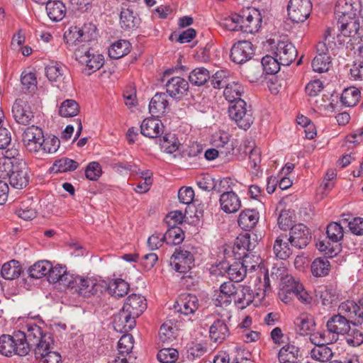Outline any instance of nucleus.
Masks as SVG:
<instances>
[{
    "label": "nucleus",
    "instance_id": "obj_16",
    "mask_svg": "<svg viewBox=\"0 0 363 363\" xmlns=\"http://www.w3.org/2000/svg\"><path fill=\"white\" fill-rule=\"evenodd\" d=\"M236 291V284L232 281H226L223 283L218 291L214 295L213 298V303L216 306H227L235 300V294Z\"/></svg>",
    "mask_w": 363,
    "mask_h": 363
},
{
    "label": "nucleus",
    "instance_id": "obj_52",
    "mask_svg": "<svg viewBox=\"0 0 363 363\" xmlns=\"http://www.w3.org/2000/svg\"><path fill=\"white\" fill-rule=\"evenodd\" d=\"M66 67L58 63L50 65L45 67V74L51 82H60L63 79Z\"/></svg>",
    "mask_w": 363,
    "mask_h": 363
},
{
    "label": "nucleus",
    "instance_id": "obj_58",
    "mask_svg": "<svg viewBox=\"0 0 363 363\" xmlns=\"http://www.w3.org/2000/svg\"><path fill=\"white\" fill-rule=\"evenodd\" d=\"M164 236H166V242L168 244L178 245L184 239V233L183 230L178 226L168 227Z\"/></svg>",
    "mask_w": 363,
    "mask_h": 363
},
{
    "label": "nucleus",
    "instance_id": "obj_27",
    "mask_svg": "<svg viewBox=\"0 0 363 363\" xmlns=\"http://www.w3.org/2000/svg\"><path fill=\"white\" fill-rule=\"evenodd\" d=\"M230 335V330L225 320L217 318L209 328V336L212 341L223 342Z\"/></svg>",
    "mask_w": 363,
    "mask_h": 363
},
{
    "label": "nucleus",
    "instance_id": "obj_47",
    "mask_svg": "<svg viewBox=\"0 0 363 363\" xmlns=\"http://www.w3.org/2000/svg\"><path fill=\"white\" fill-rule=\"evenodd\" d=\"M210 77V72L207 69L197 67L190 72L189 80L194 85L201 86L205 84Z\"/></svg>",
    "mask_w": 363,
    "mask_h": 363
},
{
    "label": "nucleus",
    "instance_id": "obj_4",
    "mask_svg": "<svg viewBox=\"0 0 363 363\" xmlns=\"http://www.w3.org/2000/svg\"><path fill=\"white\" fill-rule=\"evenodd\" d=\"M264 298V291L254 292L250 286L236 284L234 303L239 308L244 309L251 303L259 306Z\"/></svg>",
    "mask_w": 363,
    "mask_h": 363
},
{
    "label": "nucleus",
    "instance_id": "obj_14",
    "mask_svg": "<svg viewBox=\"0 0 363 363\" xmlns=\"http://www.w3.org/2000/svg\"><path fill=\"white\" fill-rule=\"evenodd\" d=\"M95 26L91 23L84 24L82 28L77 26L71 27L69 31L65 33L64 38L67 40V43L72 40L74 42H89L93 38V34L95 33Z\"/></svg>",
    "mask_w": 363,
    "mask_h": 363
},
{
    "label": "nucleus",
    "instance_id": "obj_33",
    "mask_svg": "<svg viewBox=\"0 0 363 363\" xmlns=\"http://www.w3.org/2000/svg\"><path fill=\"white\" fill-rule=\"evenodd\" d=\"M46 11L50 19L56 22L62 21L67 13L65 5L59 0L48 1L46 4Z\"/></svg>",
    "mask_w": 363,
    "mask_h": 363
},
{
    "label": "nucleus",
    "instance_id": "obj_57",
    "mask_svg": "<svg viewBox=\"0 0 363 363\" xmlns=\"http://www.w3.org/2000/svg\"><path fill=\"white\" fill-rule=\"evenodd\" d=\"M133 344L134 339L130 334L123 335L118 342V354L129 355L133 348Z\"/></svg>",
    "mask_w": 363,
    "mask_h": 363
},
{
    "label": "nucleus",
    "instance_id": "obj_6",
    "mask_svg": "<svg viewBox=\"0 0 363 363\" xmlns=\"http://www.w3.org/2000/svg\"><path fill=\"white\" fill-rule=\"evenodd\" d=\"M312 3L310 0H289L287 11L289 19L294 23H303L310 16Z\"/></svg>",
    "mask_w": 363,
    "mask_h": 363
},
{
    "label": "nucleus",
    "instance_id": "obj_63",
    "mask_svg": "<svg viewBox=\"0 0 363 363\" xmlns=\"http://www.w3.org/2000/svg\"><path fill=\"white\" fill-rule=\"evenodd\" d=\"M242 262V264L244 265V267L246 269L247 272H253L258 267L261 263V259L258 256L250 255L249 254H243Z\"/></svg>",
    "mask_w": 363,
    "mask_h": 363
},
{
    "label": "nucleus",
    "instance_id": "obj_9",
    "mask_svg": "<svg viewBox=\"0 0 363 363\" xmlns=\"http://www.w3.org/2000/svg\"><path fill=\"white\" fill-rule=\"evenodd\" d=\"M311 235L308 228L303 223L294 225L289 231L288 241L297 249L306 247L310 242Z\"/></svg>",
    "mask_w": 363,
    "mask_h": 363
},
{
    "label": "nucleus",
    "instance_id": "obj_20",
    "mask_svg": "<svg viewBox=\"0 0 363 363\" xmlns=\"http://www.w3.org/2000/svg\"><path fill=\"white\" fill-rule=\"evenodd\" d=\"M230 179L225 178L217 184L210 174H202L198 178L196 184L198 186L205 191L215 190L218 192L223 191V189H228L230 187Z\"/></svg>",
    "mask_w": 363,
    "mask_h": 363
},
{
    "label": "nucleus",
    "instance_id": "obj_49",
    "mask_svg": "<svg viewBox=\"0 0 363 363\" xmlns=\"http://www.w3.org/2000/svg\"><path fill=\"white\" fill-rule=\"evenodd\" d=\"M227 273L230 281L240 282L245 277L247 271L242 262H238L230 265Z\"/></svg>",
    "mask_w": 363,
    "mask_h": 363
},
{
    "label": "nucleus",
    "instance_id": "obj_61",
    "mask_svg": "<svg viewBox=\"0 0 363 363\" xmlns=\"http://www.w3.org/2000/svg\"><path fill=\"white\" fill-rule=\"evenodd\" d=\"M179 357V353L174 348H163L160 350L157 355V359L161 363H174Z\"/></svg>",
    "mask_w": 363,
    "mask_h": 363
},
{
    "label": "nucleus",
    "instance_id": "obj_13",
    "mask_svg": "<svg viewBox=\"0 0 363 363\" xmlns=\"http://www.w3.org/2000/svg\"><path fill=\"white\" fill-rule=\"evenodd\" d=\"M54 348V340L48 336L44 342L35 349L37 358H40L43 363H62V357L59 352L52 351Z\"/></svg>",
    "mask_w": 363,
    "mask_h": 363
},
{
    "label": "nucleus",
    "instance_id": "obj_7",
    "mask_svg": "<svg viewBox=\"0 0 363 363\" xmlns=\"http://www.w3.org/2000/svg\"><path fill=\"white\" fill-rule=\"evenodd\" d=\"M240 29L243 33H254L259 30L262 24V18L255 9L247 8L241 11Z\"/></svg>",
    "mask_w": 363,
    "mask_h": 363
},
{
    "label": "nucleus",
    "instance_id": "obj_12",
    "mask_svg": "<svg viewBox=\"0 0 363 363\" xmlns=\"http://www.w3.org/2000/svg\"><path fill=\"white\" fill-rule=\"evenodd\" d=\"M326 327L328 333L333 334V340L335 341L340 335H346L350 330V320L341 314L334 315L330 318Z\"/></svg>",
    "mask_w": 363,
    "mask_h": 363
},
{
    "label": "nucleus",
    "instance_id": "obj_39",
    "mask_svg": "<svg viewBox=\"0 0 363 363\" xmlns=\"http://www.w3.org/2000/svg\"><path fill=\"white\" fill-rule=\"evenodd\" d=\"M131 50V44L126 40H119L111 45L108 55L113 59H119L128 55Z\"/></svg>",
    "mask_w": 363,
    "mask_h": 363
},
{
    "label": "nucleus",
    "instance_id": "obj_54",
    "mask_svg": "<svg viewBox=\"0 0 363 363\" xmlns=\"http://www.w3.org/2000/svg\"><path fill=\"white\" fill-rule=\"evenodd\" d=\"M330 62V57L328 55H317L311 65L314 72L323 73L328 71Z\"/></svg>",
    "mask_w": 363,
    "mask_h": 363
},
{
    "label": "nucleus",
    "instance_id": "obj_42",
    "mask_svg": "<svg viewBox=\"0 0 363 363\" xmlns=\"http://www.w3.org/2000/svg\"><path fill=\"white\" fill-rule=\"evenodd\" d=\"M360 99V91L354 86L348 87L344 89L340 101L342 105L348 107L355 106Z\"/></svg>",
    "mask_w": 363,
    "mask_h": 363
},
{
    "label": "nucleus",
    "instance_id": "obj_25",
    "mask_svg": "<svg viewBox=\"0 0 363 363\" xmlns=\"http://www.w3.org/2000/svg\"><path fill=\"white\" fill-rule=\"evenodd\" d=\"M135 318L136 316H133L132 313L122 308L114 318L113 327L117 331L127 333L135 326Z\"/></svg>",
    "mask_w": 363,
    "mask_h": 363
},
{
    "label": "nucleus",
    "instance_id": "obj_41",
    "mask_svg": "<svg viewBox=\"0 0 363 363\" xmlns=\"http://www.w3.org/2000/svg\"><path fill=\"white\" fill-rule=\"evenodd\" d=\"M243 93L244 88L240 84L235 82H229L225 87L223 95L230 104H233L238 100H242L241 96Z\"/></svg>",
    "mask_w": 363,
    "mask_h": 363
},
{
    "label": "nucleus",
    "instance_id": "obj_19",
    "mask_svg": "<svg viewBox=\"0 0 363 363\" xmlns=\"http://www.w3.org/2000/svg\"><path fill=\"white\" fill-rule=\"evenodd\" d=\"M274 55L279 60V63H282L284 66H288L297 57V50L291 43L280 41L276 47Z\"/></svg>",
    "mask_w": 363,
    "mask_h": 363
},
{
    "label": "nucleus",
    "instance_id": "obj_17",
    "mask_svg": "<svg viewBox=\"0 0 363 363\" xmlns=\"http://www.w3.org/2000/svg\"><path fill=\"white\" fill-rule=\"evenodd\" d=\"M11 186L15 189H21L26 187L29 182L28 167L25 162H16L13 170L9 178Z\"/></svg>",
    "mask_w": 363,
    "mask_h": 363
},
{
    "label": "nucleus",
    "instance_id": "obj_62",
    "mask_svg": "<svg viewBox=\"0 0 363 363\" xmlns=\"http://www.w3.org/2000/svg\"><path fill=\"white\" fill-rule=\"evenodd\" d=\"M359 309L358 304L353 301H347L342 303L338 308L339 313L345 315L347 319L352 318L357 315V310Z\"/></svg>",
    "mask_w": 363,
    "mask_h": 363
},
{
    "label": "nucleus",
    "instance_id": "obj_51",
    "mask_svg": "<svg viewBox=\"0 0 363 363\" xmlns=\"http://www.w3.org/2000/svg\"><path fill=\"white\" fill-rule=\"evenodd\" d=\"M333 356V353L331 349L326 345L315 347L311 350V358L321 362L330 361Z\"/></svg>",
    "mask_w": 363,
    "mask_h": 363
},
{
    "label": "nucleus",
    "instance_id": "obj_2",
    "mask_svg": "<svg viewBox=\"0 0 363 363\" xmlns=\"http://www.w3.org/2000/svg\"><path fill=\"white\" fill-rule=\"evenodd\" d=\"M228 114L238 126L244 130L250 128L254 121L251 107L247 106L244 100H238L235 103L230 104L228 107Z\"/></svg>",
    "mask_w": 363,
    "mask_h": 363
},
{
    "label": "nucleus",
    "instance_id": "obj_11",
    "mask_svg": "<svg viewBox=\"0 0 363 363\" xmlns=\"http://www.w3.org/2000/svg\"><path fill=\"white\" fill-rule=\"evenodd\" d=\"M360 4L358 0H338L335 6V15L337 21L357 17Z\"/></svg>",
    "mask_w": 363,
    "mask_h": 363
},
{
    "label": "nucleus",
    "instance_id": "obj_29",
    "mask_svg": "<svg viewBox=\"0 0 363 363\" xmlns=\"http://www.w3.org/2000/svg\"><path fill=\"white\" fill-rule=\"evenodd\" d=\"M301 358L300 349L293 344L283 346L278 354L280 363H299Z\"/></svg>",
    "mask_w": 363,
    "mask_h": 363
},
{
    "label": "nucleus",
    "instance_id": "obj_30",
    "mask_svg": "<svg viewBox=\"0 0 363 363\" xmlns=\"http://www.w3.org/2000/svg\"><path fill=\"white\" fill-rule=\"evenodd\" d=\"M167 96L164 93H157L149 104V111L152 117L159 118L164 114L168 107Z\"/></svg>",
    "mask_w": 363,
    "mask_h": 363
},
{
    "label": "nucleus",
    "instance_id": "obj_35",
    "mask_svg": "<svg viewBox=\"0 0 363 363\" xmlns=\"http://www.w3.org/2000/svg\"><path fill=\"white\" fill-rule=\"evenodd\" d=\"M286 235H279L274 244V252L276 257L280 259H286L292 255V249L290 247Z\"/></svg>",
    "mask_w": 363,
    "mask_h": 363
},
{
    "label": "nucleus",
    "instance_id": "obj_40",
    "mask_svg": "<svg viewBox=\"0 0 363 363\" xmlns=\"http://www.w3.org/2000/svg\"><path fill=\"white\" fill-rule=\"evenodd\" d=\"M22 272V267L18 261L13 259L3 264L1 270L2 277L7 280L18 278Z\"/></svg>",
    "mask_w": 363,
    "mask_h": 363
},
{
    "label": "nucleus",
    "instance_id": "obj_43",
    "mask_svg": "<svg viewBox=\"0 0 363 363\" xmlns=\"http://www.w3.org/2000/svg\"><path fill=\"white\" fill-rule=\"evenodd\" d=\"M86 62L84 65L86 67L83 72L86 75H90L96 71L99 70L104 65V57L101 55L91 53L86 58Z\"/></svg>",
    "mask_w": 363,
    "mask_h": 363
},
{
    "label": "nucleus",
    "instance_id": "obj_44",
    "mask_svg": "<svg viewBox=\"0 0 363 363\" xmlns=\"http://www.w3.org/2000/svg\"><path fill=\"white\" fill-rule=\"evenodd\" d=\"M318 294L320 295L323 305L326 306H330L335 303L339 296L336 289L331 285L321 288L318 290Z\"/></svg>",
    "mask_w": 363,
    "mask_h": 363
},
{
    "label": "nucleus",
    "instance_id": "obj_21",
    "mask_svg": "<svg viewBox=\"0 0 363 363\" xmlns=\"http://www.w3.org/2000/svg\"><path fill=\"white\" fill-rule=\"evenodd\" d=\"M167 93L172 98L180 99L189 89V83L179 77H172L166 84Z\"/></svg>",
    "mask_w": 363,
    "mask_h": 363
},
{
    "label": "nucleus",
    "instance_id": "obj_55",
    "mask_svg": "<svg viewBox=\"0 0 363 363\" xmlns=\"http://www.w3.org/2000/svg\"><path fill=\"white\" fill-rule=\"evenodd\" d=\"M179 143L174 134L168 133L160 140L161 148L167 153L172 154L179 148Z\"/></svg>",
    "mask_w": 363,
    "mask_h": 363
},
{
    "label": "nucleus",
    "instance_id": "obj_50",
    "mask_svg": "<svg viewBox=\"0 0 363 363\" xmlns=\"http://www.w3.org/2000/svg\"><path fill=\"white\" fill-rule=\"evenodd\" d=\"M330 262L325 257L316 258L311 264V272L315 277H323L330 271Z\"/></svg>",
    "mask_w": 363,
    "mask_h": 363
},
{
    "label": "nucleus",
    "instance_id": "obj_15",
    "mask_svg": "<svg viewBox=\"0 0 363 363\" xmlns=\"http://www.w3.org/2000/svg\"><path fill=\"white\" fill-rule=\"evenodd\" d=\"M254 54L252 44L247 40L234 44L230 50V58L236 64H242L250 60Z\"/></svg>",
    "mask_w": 363,
    "mask_h": 363
},
{
    "label": "nucleus",
    "instance_id": "obj_37",
    "mask_svg": "<svg viewBox=\"0 0 363 363\" xmlns=\"http://www.w3.org/2000/svg\"><path fill=\"white\" fill-rule=\"evenodd\" d=\"M258 220V212L255 210L247 209L240 213L238 222L239 226L247 231L253 228L257 223Z\"/></svg>",
    "mask_w": 363,
    "mask_h": 363
},
{
    "label": "nucleus",
    "instance_id": "obj_60",
    "mask_svg": "<svg viewBox=\"0 0 363 363\" xmlns=\"http://www.w3.org/2000/svg\"><path fill=\"white\" fill-rule=\"evenodd\" d=\"M294 213L291 210H283L281 211L278 218L279 227L283 230H286L290 229L294 225Z\"/></svg>",
    "mask_w": 363,
    "mask_h": 363
},
{
    "label": "nucleus",
    "instance_id": "obj_45",
    "mask_svg": "<svg viewBox=\"0 0 363 363\" xmlns=\"http://www.w3.org/2000/svg\"><path fill=\"white\" fill-rule=\"evenodd\" d=\"M51 269V262L48 261H39L32 265L28 269L29 276L33 279H40L48 276Z\"/></svg>",
    "mask_w": 363,
    "mask_h": 363
},
{
    "label": "nucleus",
    "instance_id": "obj_36",
    "mask_svg": "<svg viewBox=\"0 0 363 363\" xmlns=\"http://www.w3.org/2000/svg\"><path fill=\"white\" fill-rule=\"evenodd\" d=\"M104 285L106 286L105 289L108 294L116 298L125 296L130 289L128 283L122 279L112 280L108 285L104 283Z\"/></svg>",
    "mask_w": 363,
    "mask_h": 363
},
{
    "label": "nucleus",
    "instance_id": "obj_59",
    "mask_svg": "<svg viewBox=\"0 0 363 363\" xmlns=\"http://www.w3.org/2000/svg\"><path fill=\"white\" fill-rule=\"evenodd\" d=\"M343 228L338 223L333 222L327 226V236L333 242H339L343 238Z\"/></svg>",
    "mask_w": 363,
    "mask_h": 363
},
{
    "label": "nucleus",
    "instance_id": "obj_64",
    "mask_svg": "<svg viewBox=\"0 0 363 363\" xmlns=\"http://www.w3.org/2000/svg\"><path fill=\"white\" fill-rule=\"evenodd\" d=\"M101 167L97 162H90L85 169L86 177L91 181L97 180L101 176Z\"/></svg>",
    "mask_w": 363,
    "mask_h": 363
},
{
    "label": "nucleus",
    "instance_id": "obj_53",
    "mask_svg": "<svg viewBox=\"0 0 363 363\" xmlns=\"http://www.w3.org/2000/svg\"><path fill=\"white\" fill-rule=\"evenodd\" d=\"M278 57L271 55H266L262 59V65L264 71L267 74H274L280 69L282 63H279Z\"/></svg>",
    "mask_w": 363,
    "mask_h": 363
},
{
    "label": "nucleus",
    "instance_id": "obj_24",
    "mask_svg": "<svg viewBox=\"0 0 363 363\" xmlns=\"http://www.w3.org/2000/svg\"><path fill=\"white\" fill-rule=\"evenodd\" d=\"M174 308L176 311L185 315L193 314L199 308V300L196 296L184 294Z\"/></svg>",
    "mask_w": 363,
    "mask_h": 363
},
{
    "label": "nucleus",
    "instance_id": "obj_8",
    "mask_svg": "<svg viewBox=\"0 0 363 363\" xmlns=\"http://www.w3.org/2000/svg\"><path fill=\"white\" fill-rule=\"evenodd\" d=\"M12 113L16 123L23 125H30L34 123V113L30 104L24 99H18L15 101Z\"/></svg>",
    "mask_w": 363,
    "mask_h": 363
},
{
    "label": "nucleus",
    "instance_id": "obj_23",
    "mask_svg": "<svg viewBox=\"0 0 363 363\" xmlns=\"http://www.w3.org/2000/svg\"><path fill=\"white\" fill-rule=\"evenodd\" d=\"M337 26L342 35L353 38L357 36L362 41L363 29H360L357 18L337 21Z\"/></svg>",
    "mask_w": 363,
    "mask_h": 363
},
{
    "label": "nucleus",
    "instance_id": "obj_18",
    "mask_svg": "<svg viewBox=\"0 0 363 363\" xmlns=\"http://www.w3.org/2000/svg\"><path fill=\"white\" fill-rule=\"evenodd\" d=\"M105 287L104 282H97L94 279H85L79 276V280H77V284L74 291L84 296H90L91 295L97 294L99 292H102Z\"/></svg>",
    "mask_w": 363,
    "mask_h": 363
},
{
    "label": "nucleus",
    "instance_id": "obj_5",
    "mask_svg": "<svg viewBox=\"0 0 363 363\" xmlns=\"http://www.w3.org/2000/svg\"><path fill=\"white\" fill-rule=\"evenodd\" d=\"M29 352L28 345L17 340L16 333L13 336L3 335L0 337V353L6 357L15 354L19 356H26Z\"/></svg>",
    "mask_w": 363,
    "mask_h": 363
},
{
    "label": "nucleus",
    "instance_id": "obj_46",
    "mask_svg": "<svg viewBox=\"0 0 363 363\" xmlns=\"http://www.w3.org/2000/svg\"><path fill=\"white\" fill-rule=\"evenodd\" d=\"M79 163L67 157L60 158L55 162L52 170L55 173L72 172L77 169Z\"/></svg>",
    "mask_w": 363,
    "mask_h": 363
},
{
    "label": "nucleus",
    "instance_id": "obj_26",
    "mask_svg": "<svg viewBox=\"0 0 363 363\" xmlns=\"http://www.w3.org/2000/svg\"><path fill=\"white\" fill-rule=\"evenodd\" d=\"M164 126L157 118H147L140 125V133L145 137L157 138L163 133Z\"/></svg>",
    "mask_w": 363,
    "mask_h": 363
},
{
    "label": "nucleus",
    "instance_id": "obj_48",
    "mask_svg": "<svg viewBox=\"0 0 363 363\" xmlns=\"http://www.w3.org/2000/svg\"><path fill=\"white\" fill-rule=\"evenodd\" d=\"M79 112V106L77 102L73 99H67L64 101L60 108L59 114L62 117H73Z\"/></svg>",
    "mask_w": 363,
    "mask_h": 363
},
{
    "label": "nucleus",
    "instance_id": "obj_38",
    "mask_svg": "<svg viewBox=\"0 0 363 363\" xmlns=\"http://www.w3.org/2000/svg\"><path fill=\"white\" fill-rule=\"evenodd\" d=\"M294 323L297 332L301 335H306L315 330L314 319L308 314H301L296 318Z\"/></svg>",
    "mask_w": 363,
    "mask_h": 363
},
{
    "label": "nucleus",
    "instance_id": "obj_32",
    "mask_svg": "<svg viewBox=\"0 0 363 363\" xmlns=\"http://www.w3.org/2000/svg\"><path fill=\"white\" fill-rule=\"evenodd\" d=\"M256 246V240L253 238L251 242V236L248 233L240 235L235 242L233 252L242 256L243 254H249Z\"/></svg>",
    "mask_w": 363,
    "mask_h": 363
},
{
    "label": "nucleus",
    "instance_id": "obj_34",
    "mask_svg": "<svg viewBox=\"0 0 363 363\" xmlns=\"http://www.w3.org/2000/svg\"><path fill=\"white\" fill-rule=\"evenodd\" d=\"M140 23V19L129 8H122L120 13V25L123 30H132Z\"/></svg>",
    "mask_w": 363,
    "mask_h": 363
},
{
    "label": "nucleus",
    "instance_id": "obj_31",
    "mask_svg": "<svg viewBox=\"0 0 363 363\" xmlns=\"http://www.w3.org/2000/svg\"><path fill=\"white\" fill-rule=\"evenodd\" d=\"M300 284L298 280H296L291 275L286 274L281 277L279 293L281 299L286 303H289L291 300V294Z\"/></svg>",
    "mask_w": 363,
    "mask_h": 363
},
{
    "label": "nucleus",
    "instance_id": "obj_1",
    "mask_svg": "<svg viewBox=\"0 0 363 363\" xmlns=\"http://www.w3.org/2000/svg\"><path fill=\"white\" fill-rule=\"evenodd\" d=\"M194 248L184 245L175 249L170 258V264L175 271L186 273L194 266Z\"/></svg>",
    "mask_w": 363,
    "mask_h": 363
},
{
    "label": "nucleus",
    "instance_id": "obj_22",
    "mask_svg": "<svg viewBox=\"0 0 363 363\" xmlns=\"http://www.w3.org/2000/svg\"><path fill=\"white\" fill-rule=\"evenodd\" d=\"M147 303L145 297L138 294L130 295L125 303L123 308L128 313H132L133 316L138 318L146 309Z\"/></svg>",
    "mask_w": 363,
    "mask_h": 363
},
{
    "label": "nucleus",
    "instance_id": "obj_28",
    "mask_svg": "<svg viewBox=\"0 0 363 363\" xmlns=\"http://www.w3.org/2000/svg\"><path fill=\"white\" fill-rule=\"evenodd\" d=\"M219 201L221 209L227 213L237 212L241 206L239 197L233 191L223 192L220 196Z\"/></svg>",
    "mask_w": 363,
    "mask_h": 363
},
{
    "label": "nucleus",
    "instance_id": "obj_10",
    "mask_svg": "<svg viewBox=\"0 0 363 363\" xmlns=\"http://www.w3.org/2000/svg\"><path fill=\"white\" fill-rule=\"evenodd\" d=\"M43 138L41 128L35 125H30L26 128L22 135V141L26 150L30 152L40 151V143Z\"/></svg>",
    "mask_w": 363,
    "mask_h": 363
},
{
    "label": "nucleus",
    "instance_id": "obj_56",
    "mask_svg": "<svg viewBox=\"0 0 363 363\" xmlns=\"http://www.w3.org/2000/svg\"><path fill=\"white\" fill-rule=\"evenodd\" d=\"M60 141L55 135L43 138L40 143V150L43 153L51 154L55 152L60 147Z\"/></svg>",
    "mask_w": 363,
    "mask_h": 363
},
{
    "label": "nucleus",
    "instance_id": "obj_3",
    "mask_svg": "<svg viewBox=\"0 0 363 363\" xmlns=\"http://www.w3.org/2000/svg\"><path fill=\"white\" fill-rule=\"evenodd\" d=\"M48 336L50 339H53L51 334H43L41 328L33 322H29L26 324L25 331L16 332L17 340H20L23 342H27L29 351L33 346L35 347V349H38Z\"/></svg>",
    "mask_w": 363,
    "mask_h": 363
}]
</instances>
